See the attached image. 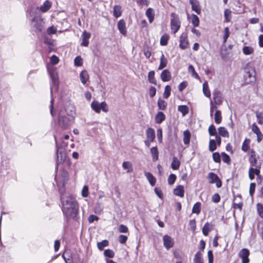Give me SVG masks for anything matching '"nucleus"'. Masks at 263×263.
<instances>
[{
  "instance_id": "obj_1",
  "label": "nucleus",
  "mask_w": 263,
  "mask_h": 263,
  "mask_svg": "<svg viewBox=\"0 0 263 263\" xmlns=\"http://www.w3.org/2000/svg\"><path fill=\"white\" fill-rule=\"evenodd\" d=\"M58 120L51 122V128L54 131L53 134H59L67 129L74 120L75 114L74 106L68 103L64 107H58L57 109Z\"/></svg>"
},
{
  "instance_id": "obj_2",
  "label": "nucleus",
  "mask_w": 263,
  "mask_h": 263,
  "mask_svg": "<svg viewBox=\"0 0 263 263\" xmlns=\"http://www.w3.org/2000/svg\"><path fill=\"white\" fill-rule=\"evenodd\" d=\"M61 200L63 214L67 220L76 219L79 213V204L76 199L70 194H61Z\"/></svg>"
},
{
  "instance_id": "obj_3",
  "label": "nucleus",
  "mask_w": 263,
  "mask_h": 263,
  "mask_svg": "<svg viewBox=\"0 0 263 263\" xmlns=\"http://www.w3.org/2000/svg\"><path fill=\"white\" fill-rule=\"evenodd\" d=\"M48 72L50 77V95L51 101L50 105L49 106L50 114L52 117H54L56 112L53 108V93L54 92H57L59 88V80L58 74L56 68L53 66H49L47 67Z\"/></svg>"
},
{
  "instance_id": "obj_4",
  "label": "nucleus",
  "mask_w": 263,
  "mask_h": 263,
  "mask_svg": "<svg viewBox=\"0 0 263 263\" xmlns=\"http://www.w3.org/2000/svg\"><path fill=\"white\" fill-rule=\"evenodd\" d=\"M29 16L32 31L36 33L41 32L44 28V22L40 14L37 12V9L30 8Z\"/></svg>"
},
{
  "instance_id": "obj_5",
  "label": "nucleus",
  "mask_w": 263,
  "mask_h": 263,
  "mask_svg": "<svg viewBox=\"0 0 263 263\" xmlns=\"http://www.w3.org/2000/svg\"><path fill=\"white\" fill-rule=\"evenodd\" d=\"M58 134H53V137L56 144L57 148V163H61L66 158L65 148L67 146V143L62 141L61 137H58Z\"/></svg>"
},
{
  "instance_id": "obj_6",
  "label": "nucleus",
  "mask_w": 263,
  "mask_h": 263,
  "mask_svg": "<svg viewBox=\"0 0 263 263\" xmlns=\"http://www.w3.org/2000/svg\"><path fill=\"white\" fill-rule=\"evenodd\" d=\"M68 172L65 170L60 171L59 173L55 175L54 179L59 189L65 185L68 180ZM60 190L61 191V189Z\"/></svg>"
},
{
  "instance_id": "obj_7",
  "label": "nucleus",
  "mask_w": 263,
  "mask_h": 263,
  "mask_svg": "<svg viewBox=\"0 0 263 263\" xmlns=\"http://www.w3.org/2000/svg\"><path fill=\"white\" fill-rule=\"evenodd\" d=\"M171 28L174 34H175L180 28L181 23L179 16L175 13L171 14Z\"/></svg>"
},
{
  "instance_id": "obj_8",
  "label": "nucleus",
  "mask_w": 263,
  "mask_h": 263,
  "mask_svg": "<svg viewBox=\"0 0 263 263\" xmlns=\"http://www.w3.org/2000/svg\"><path fill=\"white\" fill-rule=\"evenodd\" d=\"M258 157L256 156L255 152L253 149L251 150V155L249 158V162L251 166L255 167V168L260 169L261 163L257 161Z\"/></svg>"
},
{
  "instance_id": "obj_9",
  "label": "nucleus",
  "mask_w": 263,
  "mask_h": 263,
  "mask_svg": "<svg viewBox=\"0 0 263 263\" xmlns=\"http://www.w3.org/2000/svg\"><path fill=\"white\" fill-rule=\"evenodd\" d=\"M179 47L182 49H185L188 47L189 42L187 40V35L185 32L182 33L180 36Z\"/></svg>"
},
{
  "instance_id": "obj_10",
  "label": "nucleus",
  "mask_w": 263,
  "mask_h": 263,
  "mask_svg": "<svg viewBox=\"0 0 263 263\" xmlns=\"http://www.w3.org/2000/svg\"><path fill=\"white\" fill-rule=\"evenodd\" d=\"M163 245L164 247L169 250L172 248L174 245V240L171 236L165 235L163 237Z\"/></svg>"
},
{
  "instance_id": "obj_11",
  "label": "nucleus",
  "mask_w": 263,
  "mask_h": 263,
  "mask_svg": "<svg viewBox=\"0 0 263 263\" xmlns=\"http://www.w3.org/2000/svg\"><path fill=\"white\" fill-rule=\"evenodd\" d=\"M249 255L250 252L247 249H242L240 251L238 255L242 259V263H249Z\"/></svg>"
},
{
  "instance_id": "obj_12",
  "label": "nucleus",
  "mask_w": 263,
  "mask_h": 263,
  "mask_svg": "<svg viewBox=\"0 0 263 263\" xmlns=\"http://www.w3.org/2000/svg\"><path fill=\"white\" fill-rule=\"evenodd\" d=\"M222 93L220 91L216 90L213 93V99L216 105H220L222 102Z\"/></svg>"
},
{
  "instance_id": "obj_13",
  "label": "nucleus",
  "mask_w": 263,
  "mask_h": 263,
  "mask_svg": "<svg viewBox=\"0 0 263 263\" xmlns=\"http://www.w3.org/2000/svg\"><path fill=\"white\" fill-rule=\"evenodd\" d=\"M51 5V3L49 1L47 0L43 3L42 5H41L39 8H37L36 9H37V11L39 10L42 12L45 13L50 9Z\"/></svg>"
},
{
  "instance_id": "obj_14",
  "label": "nucleus",
  "mask_w": 263,
  "mask_h": 263,
  "mask_svg": "<svg viewBox=\"0 0 263 263\" xmlns=\"http://www.w3.org/2000/svg\"><path fill=\"white\" fill-rule=\"evenodd\" d=\"M190 3L192 6V10L199 14L201 13V9L198 1L197 0H190Z\"/></svg>"
},
{
  "instance_id": "obj_15",
  "label": "nucleus",
  "mask_w": 263,
  "mask_h": 263,
  "mask_svg": "<svg viewBox=\"0 0 263 263\" xmlns=\"http://www.w3.org/2000/svg\"><path fill=\"white\" fill-rule=\"evenodd\" d=\"M82 42L81 43V46L87 47L89 45L88 40L90 37V33L84 31L82 33Z\"/></svg>"
},
{
  "instance_id": "obj_16",
  "label": "nucleus",
  "mask_w": 263,
  "mask_h": 263,
  "mask_svg": "<svg viewBox=\"0 0 263 263\" xmlns=\"http://www.w3.org/2000/svg\"><path fill=\"white\" fill-rule=\"evenodd\" d=\"M118 28L120 31V32L125 35L127 33L125 22L123 20H120L118 23Z\"/></svg>"
},
{
  "instance_id": "obj_17",
  "label": "nucleus",
  "mask_w": 263,
  "mask_h": 263,
  "mask_svg": "<svg viewBox=\"0 0 263 263\" xmlns=\"http://www.w3.org/2000/svg\"><path fill=\"white\" fill-rule=\"evenodd\" d=\"M146 137L150 141H154L155 139V130L151 128L148 127L146 130Z\"/></svg>"
},
{
  "instance_id": "obj_18",
  "label": "nucleus",
  "mask_w": 263,
  "mask_h": 263,
  "mask_svg": "<svg viewBox=\"0 0 263 263\" xmlns=\"http://www.w3.org/2000/svg\"><path fill=\"white\" fill-rule=\"evenodd\" d=\"M144 175L151 186H154L156 182V178L150 172H145Z\"/></svg>"
},
{
  "instance_id": "obj_19",
  "label": "nucleus",
  "mask_w": 263,
  "mask_h": 263,
  "mask_svg": "<svg viewBox=\"0 0 263 263\" xmlns=\"http://www.w3.org/2000/svg\"><path fill=\"white\" fill-rule=\"evenodd\" d=\"M174 194L176 196L183 197L184 194V187L181 185L177 186L176 187L174 190Z\"/></svg>"
},
{
  "instance_id": "obj_20",
  "label": "nucleus",
  "mask_w": 263,
  "mask_h": 263,
  "mask_svg": "<svg viewBox=\"0 0 263 263\" xmlns=\"http://www.w3.org/2000/svg\"><path fill=\"white\" fill-rule=\"evenodd\" d=\"M171 74L167 69H164L161 74V79L163 82H167L171 80Z\"/></svg>"
},
{
  "instance_id": "obj_21",
  "label": "nucleus",
  "mask_w": 263,
  "mask_h": 263,
  "mask_svg": "<svg viewBox=\"0 0 263 263\" xmlns=\"http://www.w3.org/2000/svg\"><path fill=\"white\" fill-rule=\"evenodd\" d=\"M165 119V116L162 111H159L155 118V122L157 124L161 123Z\"/></svg>"
},
{
  "instance_id": "obj_22",
  "label": "nucleus",
  "mask_w": 263,
  "mask_h": 263,
  "mask_svg": "<svg viewBox=\"0 0 263 263\" xmlns=\"http://www.w3.org/2000/svg\"><path fill=\"white\" fill-rule=\"evenodd\" d=\"M145 15L148 18L149 22L152 23L154 20L155 16L153 9L151 8H148L146 11Z\"/></svg>"
},
{
  "instance_id": "obj_23",
  "label": "nucleus",
  "mask_w": 263,
  "mask_h": 263,
  "mask_svg": "<svg viewBox=\"0 0 263 263\" xmlns=\"http://www.w3.org/2000/svg\"><path fill=\"white\" fill-rule=\"evenodd\" d=\"M260 173V169L250 167L249 171V176L251 180L254 178L255 175H258Z\"/></svg>"
},
{
  "instance_id": "obj_24",
  "label": "nucleus",
  "mask_w": 263,
  "mask_h": 263,
  "mask_svg": "<svg viewBox=\"0 0 263 263\" xmlns=\"http://www.w3.org/2000/svg\"><path fill=\"white\" fill-rule=\"evenodd\" d=\"M80 78L81 82L83 84H85L89 79V76L87 71H82L80 74Z\"/></svg>"
},
{
  "instance_id": "obj_25",
  "label": "nucleus",
  "mask_w": 263,
  "mask_h": 263,
  "mask_svg": "<svg viewBox=\"0 0 263 263\" xmlns=\"http://www.w3.org/2000/svg\"><path fill=\"white\" fill-rule=\"evenodd\" d=\"M202 87V90L204 96L207 98H210L211 92L207 82H205L203 84Z\"/></svg>"
},
{
  "instance_id": "obj_26",
  "label": "nucleus",
  "mask_w": 263,
  "mask_h": 263,
  "mask_svg": "<svg viewBox=\"0 0 263 263\" xmlns=\"http://www.w3.org/2000/svg\"><path fill=\"white\" fill-rule=\"evenodd\" d=\"M160 61V62L158 67V69L161 70L166 66L167 63V60L166 58H165L164 55L163 53H162L161 55Z\"/></svg>"
},
{
  "instance_id": "obj_27",
  "label": "nucleus",
  "mask_w": 263,
  "mask_h": 263,
  "mask_svg": "<svg viewBox=\"0 0 263 263\" xmlns=\"http://www.w3.org/2000/svg\"><path fill=\"white\" fill-rule=\"evenodd\" d=\"M151 153L152 155L153 160L156 161L158 159L159 152L157 146L153 147L151 148Z\"/></svg>"
},
{
  "instance_id": "obj_28",
  "label": "nucleus",
  "mask_w": 263,
  "mask_h": 263,
  "mask_svg": "<svg viewBox=\"0 0 263 263\" xmlns=\"http://www.w3.org/2000/svg\"><path fill=\"white\" fill-rule=\"evenodd\" d=\"M101 103L96 101H93L91 104L92 109L97 113H100L101 111Z\"/></svg>"
},
{
  "instance_id": "obj_29",
  "label": "nucleus",
  "mask_w": 263,
  "mask_h": 263,
  "mask_svg": "<svg viewBox=\"0 0 263 263\" xmlns=\"http://www.w3.org/2000/svg\"><path fill=\"white\" fill-rule=\"evenodd\" d=\"M194 263H203V259L202 258V255L201 253L198 251L195 255L194 259Z\"/></svg>"
},
{
  "instance_id": "obj_30",
  "label": "nucleus",
  "mask_w": 263,
  "mask_h": 263,
  "mask_svg": "<svg viewBox=\"0 0 263 263\" xmlns=\"http://www.w3.org/2000/svg\"><path fill=\"white\" fill-rule=\"evenodd\" d=\"M191 133L186 130L183 132V142L185 145H188L190 142Z\"/></svg>"
},
{
  "instance_id": "obj_31",
  "label": "nucleus",
  "mask_w": 263,
  "mask_h": 263,
  "mask_svg": "<svg viewBox=\"0 0 263 263\" xmlns=\"http://www.w3.org/2000/svg\"><path fill=\"white\" fill-rule=\"evenodd\" d=\"M245 55H248L253 53L254 50L251 46H244L242 49Z\"/></svg>"
},
{
  "instance_id": "obj_32",
  "label": "nucleus",
  "mask_w": 263,
  "mask_h": 263,
  "mask_svg": "<svg viewBox=\"0 0 263 263\" xmlns=\"http://www.w3.org/2000/svg\"><path fill=\"white\" fill-rule=\"evenodd\" d=\"M208 178L210 183H214L219 178L216 174L212 172L209 173Z\"/></svg>"
},
{
  "instance_id": "obj_33",
  "label": "nucleus",
  "mask_w": 263,
  "mask_h": 263,
  "mask_svg": "<svg viewBox=\"0 0 263 263\" xmlns=\"http://www.w3.org/2000/svg\"><path fill=\"white\" fill-rule=\"evenodd\" d=\"M180 162L176 157H173L171 163V167L174 170H177L179 168Z\"/></svg>"
},
{
  "instance_id": "obj_34",
  "label": "nucleus",
  "mask_w": 263,
  "mask_h": 263,
  "mask_svg": "<svg viewBox=\"0 0 263 263\" xmlns=\"http://www.w3.org/2000/svg\"><path fill=\"white\" fill-rule=\"evenodd\" d=\"M188 71L189 73H190L193 77L194 78L199 80L200 77L198 73L195 71L194 67L192 65H190L188 67Z\"/></svg>"
},
{
  "instance_id": "obj_35",
  "label": "nucleus",
  "mask_w": 263,
  "mask_h": 263,
  "mask_svg": "<svg viewBox=\"0 0 263 263\" xmlns=\"http://www.w3.org/2000/svg\"><path fill=\"white\" fill-rule=\"evenodd\" d=\"M212 228V225L209 222L205 223L204 226L202 228V233L204 236H208L209 233Z\"/></svg>"
},
{
  "instance_id": "obj_36",
  "label": "nucleus",
  "mask_w": 263,
  "mask_h": 263,
  "mask_svg": "<svg viewBox=\"0 0 263 263\" xmlns=\"http://www.w3.org/2000/svg\"><path fill=\"white\" fill-rule=\"evenodd\" d=\"M122 167L124 170H127V173H130L133 171L132 164L130 162H123L122 163Z\"/></svg>"
},
{
  "instance_id": "obj_37",
  "label": "nucleus",
  "mask_w": 263,
  "mask_h": 263,
  "mask_svg": "<svg viewBox=\"0 0 263 263\" xmlns=\"http://www.w3.org/2000/svg\"><path fill=\"white\" fill-rule=\"evenodd\" d=\"M218 130L220 136L223 137H229V133L225 127H220L218 128Z\"/></svg>"
},
{
  "instance_id": "obj_38",
  "label": "nucleus",
  "mask_w": 263,
  "mask_h": 263,
  "mask_svg": "<svg viewBox=\"0 0 263 263\" xmlns=\"http://www.w3.org/2000/svg\"><path fill=\"white\" fill-rule=\"evenodd\" d=\"M121 7L119 5H115L114 7V15L116 18L121 15Z\"/></svg>"
},
{
  "instance_id": "obj_39",
  "label": "nucleus",
  "mask_w": 263,
  "mask_h": 263,
  "mask_svg": "<svg viewBox=\"0 0 263 263\" xmlns=\"http://www.w3.org/2000/svg\"><path fill=\"white\" fill-rule=\"evenodd\" d=\"M148 80L149 83L156 84L157 82L155 78V72L154 71H151L148 73Z\"/></svg>"
},
{
  "instance_id": "obj_40",
  "label": "nucleus",
  "mask_w": 263,
  "mask_h": 263,
  "mask_svg": "<svg viewBox=\"0 0 263 263\" xmlns=\"http://www.w3.org/2000/svg\"><path fill=\"white\" fill-rule=\"evenodd\" d=\"M247 83H251L255 81V77L253 76L250 72H247L245 76Z\"/></svg>"
},
{
  "instance_id": "obj_41",
  "label": "nucleus",
  "mask_w": 263,
  "mask_h": 263,
  "mask_svg": "<svg viewBox=\"0 0 263 263\" xmlns=\"http://www.w3.org/2000/svg\"><path fill=\"white\" fill-rule=\"evenodd\" d=\"M214 120L216 124H220L222 120L221 112L219 110H216L215 114Z\"/></svg>"
},
{
  "instance_id": "obj_42",
  "label": "nucleus",
  "mask_w": 263,
  "mask_h": 263,
  "mask_svg": "<svg viewBox=\"0 0 263 263\" xmlns=\"http://www.w3.org/2000/svg\"><path fill=\"white\" fill-rule=\"evenodd\" d=\"M178 110L184 116L189 112V107L186 105H180L178 107Z\"/></svg>"
},
{
  "instance_id": "obj_43",
  "label": "nucleus",
  "mask_w": 263,
  "mask_h": 263,
  "mask_svg": "<svg viewBox=\"0 0 263 263\" xmlns=\"http://www.w3.org/2000/svg\"><path fill=\"white\" fill-rule=\"evenodd\" d=\"M201 211V203L196 202L193 206L192 209V213L199 214Z\"/></svg>"
},
{
  "instance_id": "obj_44",
  "label": "nucleus",
  "mask_w": 263,
  "mask_h": 263,
  "mask_svg": "<svg viewBox=\"0 0 263 263\" xmlns=\"http://www.w3.org/2000/svg\"><path fill=\"white\" fill-rule=\"evenodd\" d=\"M109 245V242L107 240H102L101 242L97 243V247L99 250L102 251L104 247Z\"/></svg>"
},
{
  "instance_id": "obj_45",
  "label": "nucleus",
  "mask_w": 263,
  "mask_h": 263,
  "mask_svg": "<svg viewBox=\"0 0 263 263\" xmlns=\"http://www.w3.org/2000/svg\"><path fill=\"white\" fill-rule=\"evenodd\" d=\"M191 22L194 27H198L199 24V17L196 15L193 14L191 16Z\"/></svg>"
},
{
  "instance_id": "obj_46",
  "label": "nucleus",
  "mask_w": 263,
  "mask_h": 263,
  "mask_svg": "<svg viewBox=\"0 0 263 263\" xmlns=\"http://www.w3.org/2000/svg\"><path fill=\"white\" fill-rule=\"evenodd\" d=\"M167 106V103L161 99L158 100V107L160 110H165Z\"/></svg>"
},
{
  "instance_id": "obj_47",
  "label": "nucleus",
  "mask_w": 263,
  "mask_h": 263,
  "mask_svg": "<svg viewBox=\"0 0 263 263\" xmlns=\"http://www.w3.org/2000/svg\"><path fill=\"white\" fill-rule=\"evenodd\" d=\"M168 39H169V36L168 34H163L160 39V45L162 46L166 45L167 44Z\"/></svg>"
},
{
  "instance_id": "obj_48",
  "label": "nucleus",
  "mask_w": 263,
  "mask_h": 263,
  "mask_svg": "<svg viewBox=\"0 0 263 263\" xmlns=\"http://www.w3.org/2000/svg\"><path fill=\"white\" fill-rule=\"evenodd\" d=\"M250 140L249 139H246L242 143V145L241 146V149L245 152H246L249 149L250 146Z\"/></svg>"
},
{
  "instance_id": "obj_49",
  "label": "nucleus",
  "mask_w": 263,
  "mask_h": 263,
  "mask_svg": "<svg viewBox=\"0 0 263 263\" xmlns=\"http://www.w3.org/2000/svg\"><path fill=\"white\" fill-rule=\"evenodd\" d=\"M171 86L170 85L165 86V87L164 88V92L163 93V97L165 99H167L171 95Z\"/></svg>"
},
{
  "instance_id": "obj_50",
  "label": "nucleus",
  "mask_w": 263,
  "mask_h": 263,
  "mask_svg": "<svg viewBox=\"0 0 263 263\" xmlns=\"http://www.w3.org/2000/svg\"><path fill=\"white\" fill-rule=\"evenodd\" d=\"M225 21L227 22H230L231 19V11L229 9H226L224 12Z\"/></svg>"
},
{
  "instance_id": "obj_51",
  "label": "nucleus",
  "mask_w": 263,
  "mask_h": 263,
  "mask_svg": "<svg viewBox=\"0 0 263 263\" xmlns=\"http://www.w3.org/2000/svg\"><path fill=\"white\" fill-rule=\"evenodd\" d=\"M216 143L215 140L211 139L209 142V150L211 152H214L216 149Z\"/></svg>"
},
{
  "instance_id": "obj_52",
  "label": "nucleus",
  "mask_w": 263,
  "mask_h": 263,
  "mask_svg": "<svg viewBox=\"0 0 263 263\" xmlns=\"http://www.w3.org/2000/svg\"><path fill=\"white\" fill-rule=\"evenodd\" d=\"M208 130L210 136H216V135H218L216 127L213 124H212L209 126Z\"/></svg>"
},
{
  "instance_id": "obj_53",
  "label": "nucleus",
  "mask_w": 263,
  "mask_h": 263,
  "mask_svg": "<svg viewBox=\"0 0 263 263\" xmlns=\"http://www.w3.org/2000/svg\"><path fill=\"white\" fill-rule=\"evenodd\" d=\"M230 35L229 29L228 27H225L224 29V34L223 36V43H226L227 39Z\"/></svg>"
},
{
  "instance_id": "obj_54",
  "label": "nucleus",
  "mask_w": 263,
  "mask_h": 263,
  "mask_svg": "<svg viewBox=\"0 0 263 263\" xmlns=\"http://www.w3.org/2000/svg\"><path fill=\"white\" fill-rule=\"evenodd\" d=\"M104 255L106 257L112 258L115 256V253L112 250L110 249H106L104 252Z\"/></svg>"
},
{
  "instance_id": "obj_55",
  "label": "nucleus",
  "mask_w": 263,
  "mask_h": 263,
  "mask_svg": "<svg viewBox=\"0 0 263 263\" xmlns=\"http://www.w3.org/2000/svg\"><path fill=\"white\" fill-rule=\"evenodd\" d=\"M74 65L77 66H81L83 65V60L80 56H78L74 60Z\"/></svg>"
},
{
  "instance_id": "obj_56",
  "label": "nucleus",
  "mask_w": 263,
  "mask_h": 263,
  "mask_svg": "<svg viewBox=\"0 0 263 263\" xmlns=\"http://www.w3.org/2000/svg\"><path fill=\"white\" fill-rule=\"evenodd\" d=\"M221 156H222V161L224 162L227 163H229L230 162L231 159H230L229 156L228 154H227L224 152H223L221 153Z\"/></svg>"
},
{
  "instance_id": "obj_57",
  "label": "nucleus",
  "mask_w": 263,
  "mask_h": 263,
  "mask_svg": "<svg viewBox=\"0 0 263 263\" xmlns=\"http://www.w3.org/2000/svg\"><path fill=\"white\" fill-rule=\"evenodd\" d=\"M176 179V176L175 174H171L168 178V183L170 185L173 184Z\"/></svg>"
},
{
  "instance_id": "obj_58",
  "label": "nucleus",
  "mask_w": 263,
  "mask_h": 263,
  "mask_svg": "<svg viewBox=\"0 0 263 263\" xmlns=\"http://www.w3.org/2000/svg\"><path fill=\"white\" fill-rule=\"evenodd\" d=\"M88 187L87 185H84L82 190V196L83 197H87L88 196Z\"/></svg>"
},
{
  "instance_id": "obj_59",
  "label": "nucleus",
  "mask_w": 263,
  "mask_h": 263,
  "mask_svg": "<svg viewBox=\"0 0 263 263\" xmlns=\"http://www.w3.org/2000/svg\"><path fill=\"white\" fill-rule=\"evenodd\" d=\"M213 160L216 163L220 162V157L218 153L215 152L213 154Z\"/></svg>"
},
{
  "instance_id": "obj_60",
  "label": "nucleus",
  "mask_w": 263,
  "mask_h": 263,
  "mask_svg": "<svg viewBox=\"0 0 263 263\" xmlns=\"http://www.w3.org/2000/svg\"><path fill=\"white\" fill-rule=\"evenodd\" d=\"M212 200L214 203H218L220 200V195L218 193L214 194L212 196Z\"/></svg>"
},
{
  "instance_id": "obj_61",
  "label": "nucleus",
  "mask_w": 263,
  "mask_h": 263,
  "mask_svg": "<svg viewBox=\"0 0 263 263\" xmlns=\"http://www.w3.org/2000/svg\"><path fill=\"white\" fill-rule=\"evenodd\" d=\"M256 115L258 119V123L260 124H263V114L261 112H258Z\"/></svg>"
},
{
  "instance_id": "obj_62",
  "label": "nucleus",
  "mask_w": 263,
  "mask_h": 263,
  "mask_svg": "<svg viewBox=\"0 0 263 263\" xmlns=\"http://www.w3.org/2000/svg\"><path fill=\"white\" fill-rule=\"evenodd\" d=\"M119 231L120 233H127L128 229L126 226L120 224L119 227Z\"/></svg>"
},
{
  "instance_id": "obj_63",
  "label": "nucleus",
  "mask_w": 263,
  "mask_h": 263,
  "mask_svg": "<svg viewBox=\"0 0 263 263\" xmlns=\"http://www.w3.org/2000/svg\"><path fill=\"white\" fill-rule=\"evenodd\" d=\"M257 208L259 215L263 217V205L260 203H257Z\"/></svg>"
},
{
  "instance_id": "obj_64",
  "label": "nucleus",
  "mask_w": 263,
  "mask_h": 263,
  "mask_svg": "<svg viewBox=\"0 0 263 263\" xmlns=\"http://www.w3.org/2000/svg\"><path fill=\"white\" fill-rule=\"evenodd\" d=\"M47 32L49 35L55 34L57 32V28L54 26H52L47 29Z\"/></svg>"
}]
</instances>
